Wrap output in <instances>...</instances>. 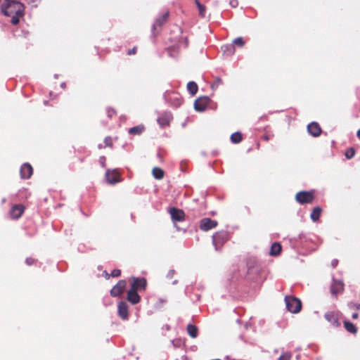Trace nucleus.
<instances>
[{
    "label": "nucleus",
    "instance_id": "f257e3e1",
    "mask_svg": "<svg viewBox=\"0 0 360 360\" xmlns=\"http://www.w3.org/2000/svg\"><path fill=\"white\" fill-rule=\"evenodd\" d=\"M24 5L16 1L5 0L1 5V11L6 15L11 17V23L17 25L19 22V18L24 15Z\"/></svg>",
    "mask_w": 360,
    "mask_h": 360
},
{
    "label": "nucleus",
    "instance_id": "f03ea898",
    "mask_svg": "<svg viewBox=\"0 0 360 360\" xmlns=\"http://www.w3.org/2000/svg\"><path fill=\"white\" fill-rule=\"evenodd\" d=\"M287 309L292 313H298L302 307L301 302L299 299L292 297L286 296L285 298Z\"/></svg>",
    "mask_w": 360,
    "mask_h": 360
},
{
    "label": "nucleus",
    "instance_id": "7ed1b4c3",
    "mask_svg": "<svg viewBox=\"0 0 360 360\" xmlns=\"http://www.w3.org/2000/svg\"><path fill=\"white\" fill-rule=\"evenodd\" d=\"M314 194L310 191H300L296 194V200L301 203H310L314 200Z\"/></svg>",
    "mask_w": 360,
    "mask_h": 360
},
{
    "label": "nucleus",
    "instance_id": "20e7f679",
    "mask_svg": "<svg viewBox=\"0 0 360 360\" xmlns=\"http://www.w3.org/2000/svg\"><path fill=\"white\" fill-rule=\"evenodd\" d=\"M210 102V98L207 96H203L195 100L194 103V108L198 112L204 111Z\"/></svg>",
    "mask_w": 360,
    "mask_h": 360
},
{
    "label": "nucleus",
    "instance_id": "39448f33",
    "mask_svg": "<svg viewBox=\"0 0 360 360\" xmlns=\"http://www.w3.org/2000/svg\"><path fill=\"white\" fill-rule=\"evenodd\" d=\"M105 179L110 184H115L121 181L117 169H108L105 172Z\"/></svg>",
    "mask_w": 360,
    "mask_h": 360
},
{
    "label": "nucleus",
    "instance_id": "423d86ee",
    "mask_svg": "<svg viewBox=\"0 0 360 360\" xmlns=\"http://www.w3.org/2000/svg\"><path fill=\"white\" fill-rule=\"evenodd\" d=\"M226 234L224 232L216 233L212 236V243L216 250H219V246L222 245L226 240Z\"/></svg>",
    "mask_w": 360,
    "mask_h": 360
},
{
    "label": "nucleus",
    "instance_id": "0eeeda50",
    "mask_svg": "<svg viewBox=\"0 0 360 360\" xmlns=\"http://www.w3.org/2000/svg\"><path fill=\"white\" fill-rule=\"evenodd\" d=\"M127 286L125 280H120L110 290V295L112 297H117L121 295Z\"/></svg>",
    "mask_w": 360,
    "mask_h": 360
},
{
    "label": "nucleus",
    "instance_id": "6e6552de",
    "mask_svg": "<svg viewBox=\"0 0 360 360\" xmlns=\"http://www.w3.org/2000/svg\"><path fill=\"white\" fill-rule=\"evenodd\" d=\"M217 225V222L215 220H212L210 218H204L201 219L200 224V228L204 231H209Z\"/></svg>",
    "mask_w": 360,
    "mask_h": 360
},
{
    "label": "nucleus",
    "instance_id": "1a4fd4ad",
    "mask_svg": "<svg viewBox=\"0 0 360 360\" xmlns=\"http://www.w3.org/2000/svg\"><path fill=\"white\" fill-rule=\"evenodd\" d=\"M326 319L333 326L338 327L340 325L339 315L334 311H328L325 314Z\"/></svg>",
    "mask_w": 360,
    "mask_h": 360
},
{
    "label": "nucleus",
    "instance_id": "9d476101",
    "mask_svg": "<svg viewBox=\"0 0 360 360\" xmlns=\"http://www.w3.org/2000/svg\"><path fill=\"white\" fill-rule=\"evenodd\" d=\"M146 280L144 278H133L132 289L135 290H144L146 287Z\"/></svg>",
    "mask_w": 360,
    "mask_h": 360
},
{
    "label": "nucleus",
    "instance_id": "9b49d317",
    "mask_svg": "<svg viewBox=\"0 0 360 360\" xmlns=\"http://www.w3.org/2000/svg\"><path fill=\"white\" fill-rule=\"evenodd\" d=\"M169 214L174 221H181L184 219V212L181 210L176 209L174 207L171 208Z\"/></svg>",
    "mask_w": 360,
    "mask_h": 360
},
{
    "label": "nucleus",
    "instance_id": "f8f14e48",
    "mask_svg": "<svg viewBox=\"0 0 360 360\" xmlns=\"http://www.w3.org/2000/svg\"><path fill=\"white\" fill-rule=\"evenodd\" d=\"M20 176L22 179H29L33 172L32 166L28 163H25L20 168Z\"/></svg>",
    "mask_w": 360,
    "mask_h": 360
},
{
    "label": "nucleus",
    "instance_id": "ddd939ff",
    "mask_svg": "<svg viewBox=\"0 0 360 360\" xmlns=\"http://www.w3.org/2000/svg\"><path fill=\"white\" fill-rule=\"evenodd\" d=\"M118 314L124 320H127L128 319V305L126 302H119Z\"/></svg>",
    "mask_w": 360,
    "mask_h": 360
},
{
    "label": "nucleus",
    "instance_id": "4468645a",
    "mask_svg": "<svg viewBox=\"0 0 360 360\" xmlns=\"http://www.w3.org/2000/svg\"><path fill=\"white\" fill-rule=\"evenodd\" d=\"M307 130L313 136H318L321 132L319 125L316 122H311L308 124Z\"/></svg>",
    "mask_w": 360,
    "mask_h": 360
},
{
    "label": "nucleus",
    "instance_id": "2eb2a0df",
    "mask_svg": "<svg viewBox=\"0 0 360 360\" xmlns=\"http://www.w3.org/2000/svg\"><path fill=\"white\" fill-rule=\"evenodd\" d=\"M25 207L22 205H16L11 208V216L13 219H18L24 212Z\"/></svg>",
    "mask_w": 360,
    "mask_h": 360
},
{
    "label": "nucleus",
    "instance_id": "dca6fc26",
    "mask_svg": "<svg viewBox=\"0 0 360 360\" xmlns=\"http://www.w3.org/2000/svg\"><path fill=\"white\" fill-rule=\"evenodd\" d=\"M127 300L131 304H137L138 302H139L140 296L136 292V290L131 288L127 292Z\"/></svg>",
    "mask_w": 360,
    "mask_h": 360
},
{
    "label": "nucleus",
    "instance_id": "f3484780",
    "mask_svg": "<svg viewBox=\"0 0 360 360\" xmlns=\"http://www.w3.org/2000/svg\"><path fill=\"white\" fill-rule=\"evenodd\" d=\"M171 120V114L166 112L158 119V122L161 127H165L169 124Z\"/></svg>",
    "mask_w": 360,
    "mask_h": 360
},
{
    "label": "nucleus",
    "instance_id": "a211bd4d",
    "mask_svg": "<svg viewBox=\"0 0 360 360\" xmlns=\"http://www.w3.org/2000/svg\"><path fill=\"white\" fill-rule=\"evenodd\" d=\"M168 15L169 13L166 12L162 15L157 18L153 26V29H155L157 26L160 27L162 24H164L167 21Z\"/></svg>",
    "mask_w": 360,
    "mask_h": 360
},
{
    "label": "nucleus",
    "instance_id": "6ab92c4d",
    "mask_svg": "<svg viewBox=\"0 0 360 360\" xmlns=\"http://www.w3.org/2000/svg\"><path fill=\"white\" fill-rule=\"evenodd\" d=\"M342 290L343 284L339 281H335L331 286V292L333 294H337Z\"/></svg>",
    "mask_w": 360,
    "mask_h": 360
},
{
    "label": "nucleus",
    "instance_id": "aec40b11",
    "mask_svg": "<svg viewBox=\"0 0 360 360\" xmlns=\"http://www.w3.org/2000/svg\"><path fill=\"white\" fill-rule=\"evenodd\" d=\"M153 176L156 179H162L164 177V171L160 167H154L152 170Z\"/></svg>",
    "mask_w": 360,
    "mask_h": 360
},
{
    "label": "nucleus",
    "instance_id": "412c9836",
    "mask_svg": "<svg viewBox=\"0 0 360 360\" xmlns=\"http://www.w3.org/2000/svg\"><path fill=\"white\" fill-rule=\"evenodd\" d=\"M321 212V207H314L311 213V215H310L311 220L313 221H317L320 217Z\"/></svg>",
    "mask_w": 360,
    "mask_h": 360
},
{
    "label": "nucleus",
    "instance_id": "4be33fe9",
    "mask_svg": "<svg viewBox=\"0 0 360 360\" xmlns=\"http://www.w3.org/2000/svg\"><path fill=\"white\" fill-rule=\"evenodd\" d=\"M281 250V246L278 243H274L271 247L270 254L271 255H278Z\"/></svg>",
    "mask_w": 360,
    "mask_h": 360
},
{
    "label": "nucleus",
    "instance_id": "5701e85b",
    "mask_svg": "<svg viewBox=\"0 0 360 360\" xmlns=\"http://www.w3.org/2000/svg\"><path fill=\"white\" fill-rule=\"evenodd\" d=\"M187 331L189 335L193 338H196L198 335V328L194 325H188Z\"/></svg>",
    "mask_w": 360,
    "mask_h": 360
},
{
    "label": "nucleus",
    "instance_id": "b1692460",
    "mask_svg": "<svg viewBox=\"0 0 360 360\" xmlns=\"http://www.w3.org/2000/svg\"><path fill=\"white\" fill-rule=\"evenodd\" d=\"M198 89V85L194 82H189L187 84V89L192 95H195L197 93Z\"/></svg>",
    "mask_w": 360,
    "mask_h": 360
},
{
    "label": "nucleus",
    "instance_id": "393cba45",
    "mask_svg": "<svg viewBox=\"0 0 360 360\" xmlns=\"http://www.w3.org/2000/svg\"><path fill=\"white\" fill-rule=\"evenodd\" d=\"M143 129H144V127L143 125H138V126L130 128L129 129V133L131 134L139 135L143 132Z\"/></svg>",
    "mask_w": 360,
    "mask_h": 360
},
{
    "label": "nucleus",
    "instance_id": "a878e982",
    "mask_svg": "<svg viewBox=\"0 0 360 360\" xmlns=\"http://www.w3.org/2000/svg\"><path fill=\"white\" fill-rule=\"evenodd\" d=\"M231 140L234 143H238L242 140V135L239 132H235L231 134Z\"/></svg>",
    "mask_w": 360,
    "mask_h": 360
},
{
    "label": "nucleus",
    "instance_id": "bb28decb",
    "mask_svg": "<svg viewBox=\"0 0 360 360\" xmlns=\"http://www.w3.org/2000/svg\"><path fill=\"white\" fill-rule=\"evenodd\" d=\"M344 324H345V327L347 331H349L352 333H355L356 332V328L353 323H352L349 321H345Z\"/></svg>",
    "mask_w": 360,
    "mask_h": 360
},
{
    "label": "nucleus",
    "instance_id": "cd10ccee",
    "mask_svg": "<svg viewBox=\"0 0 360 360\" xmlns=\"http://www.w3.org/2000/svg\"><path fill=\"white\" fill-rule=\"evenodd\" d=\"M224 53H228V54L231 55L235 51V48L233 44L225 45L221 47Z\"/></svg>",
    "mask_w": 360,
    "mask_h": 360
},
{
    "label": "nucleus",
    "instance_id": "c85d7f7f",
    "mask_svg": "<svg viewBox=\"0 0 360 360\" xmlns=\"http://www.w3.org/2000/svg\"><path fill=\"white\" fill-rule=\"evenodd\" d=\"M170 98L174 99L176 101L174 103V105H175L176 107L179 106L182 103V101H181L180 96L177 94H175V93L172 94L170 95Z\"/></svg>",
    "mask_w": 360,
    "mask_h": 360
},
{
    "label": "nucleus",
    "instance_id": "c756f323",
    "mask_svg": "<svg viewBox=\"0 0 360 360\" xmlns=\"http://www.w3.org/2000/svg\"><path fill=\"white\" fill-rule=\"evenodd\" d=\"M292 358V353L290 352L283 351L278 360H290Z\"/></svg>",
    "mask_w": 360,
    "mask_h": 360
},
{
    "label": "nucleus",
    "instance_id": "7c9ffc66",
    "mask_svg": "<svg viewBox=\"0 0 360 360\" xmlns=\"http://www.w3.org/2000/svg\"><path fill=\"white\" fill-rule=\"evenodd\" d=\"M221 84H223L222 79L219 77H216L214 82L211 85V88L212 90H215L219 87V86Z\"/></svg>",
    "mask_w": 360,
    "mask_h": 360
},
{
    "label": "nucleus",
    "instance_id": "2f4dec72",
    "mask_svg": "<svg viewBox=\"0 0 360 360\" xmlns=\"http://www.w3.org/2000/svg\"><path fill=\"white\" fill-rule=\"evenodd\" d=\"M245 42H244V40L242 37H237L236 39H235L233 41V45H237V46H239L240 47H242L243 45H244Z\"/></svg>",
    "mask_w": 360,
    "mask_h": 360
},
{
    "label": "nucleus",
    "instance_id": "473e14b6",
    "mask_svg": "<svg viewBox=\"0 0 360 360\" xmlns=\"http://www.w3.org/2000/svg\"><path fill=\"white\" fill-rule=\"evenodd\" d=\"M354 155H355V151L353 148H349L345 153V156L347 159L352 158L354 156Z\"/></svg>",
    "mask_w": 360,
    "mask_h": 360
},
{
    "label": "nucleus",
    "instance_id": "72a5a7b5",
    "mask_svg": "<svg viewBox=\"0 0 360 360\" xmlns=\"http://www.w3.org/2000/svg\"><path fill=\"white\" fill-rule=\"evenodd\" d=\"M198 9L200 15L204 17L206 12V8L203 5H202L201 6H200Z\"/></svg>",
    "mask_w": 360,
    "mask_h": 360
},
{
    "label": "nucleus",
    "instance_id": "f704fd0d",
    "mask_svg": "<svg viewBox=\"0 0 360 360\" xmlns=\"http://www.w3.org/2000/svg\"><path fill=\"white\" fill-rule=\"evenodd\" d=\"M121 274V271L120 269H114L113 271H112L111 272V276L112 277H118Z\"/></svg>",
    "mask_w": 360,
    "mask_h": 360
},
{
    "label": "nucleus",
    "instance_id": "c9c22d12",
    "mask_svg": "<svg viewBox=\"0 0 360 360\" xmlns=\"http://www.w3.org/2000/svg\"><path fill=\"white\" fill-rule=\"evenodd\" d=\"M99 162L103 167H105V158L104 156L100 157Z\"/></svg>",
    "mask_w": 360,
    "mask_h": 360
},
{
    "label": "nucleus",
    "instance_id": "e433bc0d",
    "mask_svg": "<svg viewBox=\"0 0 360 360\" xmlns=\"http://www.w3.org/2000/svg\"><path fill=\"white\" fill-rule=\"evenodd\" d=\"M105 143L106 146H111L112 145V141H111V139L110 137H107L105 139Z\"/></svg>",
    "mask_w": 360,
    "mask_h": 360
},
{
    "label": "nucleus",
    "instance_id": "4c0bfd02",
    "mask_svg": "<svg viewBox=\"0 0 360 360\" xmlns=\"http://www.w3.org/2000/svg\"><path fill=\"white\" fill-rule=\"evenodd\" d=\"M230 5L232 7H236L238 6V1L237 0H231Z\"/></svg>",
    "mask_w": 360,
    "mask_h": 360
},
{
    "label": "nucleus",
    "instance_id": "58836bf2",
    "mask_svg": "<svg viewBox=\"0 0 360 360\" xmlns=\"http://www.w3.org/2000/svg\"><path fill=\"white\" fill-rule=\"evenodd\" d=\"M34 262V259H32V258H27L26 259V263L27 265H31L32 264H33Z\"/></svg>",
    "mask_w": 360,
    "mask_h": 360
},
{
    "label": "nucleus",
    "instance_id": "ea45409f",
    "mask_svg": "<svg viewBox=\"0 0 360 360\" xmlns=\"http://www.w3.org/2000/svg\"><path fill=\"white\" fill-rule=\"evenodd\" d=\"M174 274V270H170V271L168 272L167 277H168L169 278H172V277H173Z\"/></svg>",
    "mask_w": 360,
    "mask_h": 360
},
{
    "label": "nucleus",
    "instance_id": "a19ab883",
    "mask_svg": "<svg viewBox=\"0 0 360 360\" xmlns=\"http://www.w3.org/2000/svg\"><path fill=\"white\" fill-rule=\"evenodd\" d=\"M136 53V48H135V47H134V48H133L131 50H129V52H128V53H129V55H130V54H132V53L134 54V53Z\"/></svg>",
    "mask_w": 360,
    "mask_h": 360
},
{
    "label": "nucleus",
    "instance_id": "79ce46f5",
    "mask_svg": "<svg viewBox=\"0 0 360 360\" xmlns=\"http://www.w3.org/2000/svg\"><path fill=\"white\" fill-rule=\"evenodd\" d=\"M114 113H115L114 110H112V111L108 110V115L109 117H111L112 115L114 114Z\"/></svg>",
    "mask_w": 360,
    "mask_h": 360
},
{
    "label": "nucleus",
    "instance_id": "37998d69",
    "mask_svg": "<svg viewBox=\"0 0 360 360\" xmlns=\"http://www.w3.org/2000/svg\"><path fill=\"white\" fill-rule=\"evenodd\" d=\"M195 4H196V5H197L198 8H200V6H202V4L199 2V1H198V0H195Z\"/></svg>",
    "mask_w": 360,
    "mask_h": 360
},
{
    "label": "nucleus",
    "instance_id": "c03bdc74",
    "mask_svg": "<svg viewBox=\"0 0 360 360\" xmlns=\"http://www.w3.org/2000/svg\"><path fill=\"white\" fill-rule=\"evenodd\" d=\"M358 316H359V315H358V314H357V313H354V314H352V318H353L354 319H357V318H358Z\"/></svg>",
    "mask_w": 360,
    "mask_h": 360
},
{
    "label": "nucleus",
    "instance_id": "a18cd8bd",
    "mask_svg": "<svg viewBox=\"0 0 360 360\" xmlns=\"http://www.w3.org/2000/svg\"><path fill=\"white\" fill-rule=\"evenodd\" d=\"M337 264H338V260H333L332 262V265L333 267H335L337 265Z\"/></svg>",
    "mask_w": 360,
    "mask_h": 360
},
{
    "label": "nucleus",
    "instance_id": "49530a36",
    "mask_svg": "<svg viewBox=\"0 0 360 360\" xmlns=\"http://www.w3.org/2000/svg\"><path fill=\"white\" fill-rule=\"evenodd\" d=\"M354 307H356L357 309H360V304H354Z\"/></svg>",
    "mask_w": 360,
    "mask_h": 360
},
{
    "label": "nucleus",
    "instance_id": "de8ad7c7",
    "mask_svg": "<svg viewBox=\"0 0 360 360\" xmlns=\"http://www.w3.org/2000/svg\"><path fill=\"white\" fill-rule=\"evenodd\" d=\"M28 1V3H35L37 1V0H27Z\"/></svg>",
    "mask_w": 360,
    "mask_h": 360
},
{
    "label": "nucleus",
    "instance_id": "09e8293b",
    "mask_svg": "<svg viewBox=\"0 0 360 360\" xmlns=\"http://www.w3.org/2000/svg\"><path fill=\"white\" fill-rule=\"evenodd\" d=\"M357 136L360 139V129L357 131Z\"/></svg>",
    "mask_w": 360,
    "mask_h": 360
}]
</instances>
